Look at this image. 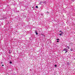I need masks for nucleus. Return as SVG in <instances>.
Wrapping results in <instances>:
<instances>
[{"instance_id":"16","label":"nucleus","mask_w":75,"mask_h":75,"mask_svg":"<svg viewBox=\"0 0 75 75\" xmlns=\"http://www.w3.org/2000/svg\"><path fill=\"white\" fill-rule=\"evenodd\" d=\"M57 42H59V41H58V40H57Z\"/></svg>"},{"instance_id":"15","label":"nucleus","mask_w":75,"mask_h":75,"mask_svg":"<svg viewBox=\"0 0 75 75\" xmlns=\"http://www.w3.org/2000/svg\"><path fill=\"white\" fill-rule=\"evenodd\" d=\"M56 40H59V39L58 38V39H56Z\"/></svg>"},{"instance_id":"19","label":"nucleus","mask_w":75,"mask_h":75,"mask_svg":"<svg viewBox=\"0 0 75 75\" xmlns=\"http://www.w3.org/2000/svg\"><path fill=\"white\" fill-rule=\"evenodd\" d=\"M1 64H3V63H2V62H1Z\"/></svg>"},{"instance_id":"17","label":"nucleus","mask_w":75,"mask_h":75,"mask_svg":"<svg viewBox=\"0 0 75 75\" xmlns=\"http://www.w3.org/2000/svg\"><path fill=\"white\" fill-rule=\"evenodd\" d=\"M4 66V65L3 64L2 65V67H3Z\"/></svg>"},{"instance_id":"18","label":"nucleus","mask_w":75,"mask_h":75,"mask_svg":"<svg viewBox=\"0 0 75 75\" xmlns=\"http://www.w3.org/2000/svg\"><path fill=\"white\" fill-rule=\"evenodd\" d=\"M9 54H10V53H11V52H9Z\"/></svg>"},{"instance_id":"10","label":"nucleus","mask_w":75,"mask_h":75,"mask_svg":"<svg viewBox=\"0 0 75 75\" xmlns=\"http://www.w3.org/2000/svg\"><path fill=\"white\" fill-rule=\"evenodd\" d=\"M70 51H73V49H70Z\"/></svg>"},{"instance_id":"12","label":"nucleus","mask_w":75,"mask_h":75,"mask_svg":"<svg viewBox=\"0 0 75 75\" xmlns=\"http://www.w3.org/2000/svg\"><path fill=\"white\" fill-rule=\"evenodd\" d=\"M54 66H55V67H57V64H55L54 65Z\"/></svg>"},{"instance_id":"20","label":"nucleus","mask_w":75,"mask_h":75,"mask_svg":"<svg viewBox=\"0 0 75 75\" xmlns=\"http://www.w3.org/2000/svg\"><path fill=\"white\" fill-rule=\"evenodd\" d=\"M9 51H10V50H9Z\"/></svg>"},{"instance_id":"5","label":"nucleus","mask_w":75,"mask_h":75,"mask_svg":"<svg viewBox=\"0 0 75 75\" xmlns=\"http://www.w3.org/2000/svg\"><path fill=\"white\" fill-rule=\"evenodd\" d=\"M35 33L36 35H38V33H37V30H35Z\"/></svg>"},{"instance_id":"2","label":"nucleus","mask_w":75,"mask_h":75,"mask_svg":"<svg viewBox=\"0 0 75 75\" xmlns=\"http://www.w3.org/2000/svg\"><path fill=\"white\" fill-rule=\"evenodd\" d=\"M68 49L65 48H64V49L63 50V51H65V54H66L67 52H68Z\"/></svg>"},{"instance_id":"14","label":"nucleus","mask_w":75,"mask_h":75,"mask_svg":"<svg viewBox=\"0 0 75 75\" xmlns=\"http://www.w3.org/2000/svg\"><path fill=\"white\" fill-rule=\"evenodd\" d=\"M10 64H12V62H10Z\"/></svg>"},{"instance_id":"7","label":"nucleus","mask_w":75,"mask_h":75,"mask_svg":"<svg viewBox=\"0 0 75 75\" xmlns=\"http://www.w3.org/2000/svg\"><path fill=\"white\" fill-rule=\"evenodd\" d=\"M46 14H49V13L47 11L46 13Z\"/></svg>"},{"instance_id":"6","label":"nucleus","mask_w":75,"mask_h":75,"mask_svg":"<svg viewBox=\"0 0 75 75\" xmlns=\"http://www.w3.org/2000/svg\"><path fill=\"white\" fill-rule=\"evenodd\" d=\"M67 65H69L70 64H69V62H67Z\"/></svg>"},{"instance_id":"13","label":"nucleus","mask_w":75,"mask_h":75,"mask_svg":"<svg viewBox=\"0 0 75 75\" xmlns=\"http://www.w3.org/2000/svg\"><path fill=\"white\" fill-rule=\"evenodd\" d=\"M63 33H63H62V31H60V32H59V33Z\"/></svg>"},{"instance_id":"3","label":"nucleus","mask_w":75,"mask_h":75,"mask_svg":"<svg viewBox=\"0 0 75 75\" xmlns=\"http://www.w3.org/2000/svg\"><path fill=\"white\" fill-rule=\"evenodd\" d=\"M7 18L6 17H4L3 18H2V20H4V19H6Z\"/></svg>"},{"instance_id":"4","label":"nucleus","mask_w":75,"mask_h":75,"mask_svg":"<svg viewBox=\"0 0 75 75\" xmlns=\"http://www.w3.org/2000/svg\"><path fill=\"white\" fill-rule=\"evenodd\" d=\"M41 35H42V37L43 38H45V35H43V34H41Z\"/></svg>"},{"instance_id":"11","label":"nucleus","mask_w":75,"mask_h":75,"mask_svg":"<svg viewBox=\"0 0 75 75\" xmlns=\"http://www.w3.org/2000/svg\"><path fill=\"white\" fill-rule=\"evenodd\" d=\"M36 8H38V6H36Z\"/></svg>"},{"instance_id":"1","label":"nucleus","mask_w":75,"mask_h":75,"mask_svg":"<svg viewBox=\"0 0 75 75\" xmlns=\"http://www.w3.org/2000/svg\"><path fill=\"white\" fill-rule=\"evenodd\" d=\"M13 10H14V13H18L19 12V11H17V8H15V10L14 9H13Z\"/></svg>"},{"instance_id":"8","label":"nucleus","mask_w":75,"mask_h":75,"mask_svg":"<svg viewBox=\"0 0 75 75\" xmlns=\"http://www.w3.org/2000/svg\"><path fill=\"white\" fill-rule=\"evenodd\" d=\"M67 48L68 49H69V46H67L66 48H67Z\"/></svg>"},{"instance_id":"9","label":"nucleus","mask_w":75,"mask_h":75,"mask_svg":"<svg viewBox=\"0 0 75 75\" xmlns=\"http://www.w3.org/2000/svg\"><path fill=\"white\" fill-rule=\"evenodd\" d=\"M59 35H60V36H61V35H62V33L59 34Z\"/></svg>"}]
</instances>
